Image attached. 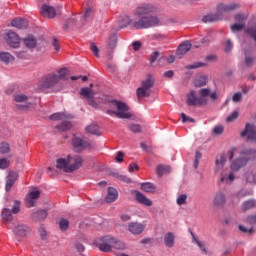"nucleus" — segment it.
Masks as SVG:
<instances>
[{"mask_svg": "<svg viewBox=\"0 0 256 256\" xmlns=\"http://www.w3.org/2000/svg\"><path fill=\"white\" fill-rule=\"evenodd\" d=\"M149 13H155V7L151 4H140L134 10V17L138 20L133 22V27L135 29H152L153 27H159L161 20L157 15H149Z\"/></svg>", "mask_w": 256, "mask_h": 256, "instance_id": "1", "label": "nucleus"}, {"mask_svg": "<svg viewBox=\"0 0 256 256\" xmlns=\"http://www.w3.org/2000/svg\"><path fill=\"white\" fill-rule=\"evenodd\" d=\"M199 95L195 90H190L186 94V103L188 107H197V105H207V97H210L212 101H217V92H211L209 88H202L199 90Z\"/></svg>", "mask_w": 256, "mask_h": 256, "instance_id": "2", "label": "nucleus"}, {"mask_svg": "<svg viewBox=\"0 0 256 256\" xmlns=\"http://www.w3.org/2000/svg\"><path fill=\"white\" fill-rule=\"evenodd\" d=\"M83 156L73 154L68 155L67 158H58L56 160V168L64 173H73L83 167Z\"/></svg>", "mask_w": 256, "mask_h": 256, "instance_id": "3", "label": "nucleus"}, {"mask_svg": "<svg viewBox=\"0 0 256 256\" xmlns=\"http://www.w3.org/2000/svg\"><path fill=\"white\" fill-rule=\"evenodd\" d=\"M69 79V70L61 68L56 73H50L44 76L40 82V89H53L59 81H67Z\"/></svg>", "mask_w": 256, "mask_h": 256, "instance_id": "4", "label": "nucleus"}, {"mask_svg": "<svg viewBox=\"0 0 256 256\" xmlns=\"http://www.w3.org/2000/svg\"><path fill=\"white\" fill-rule=\"evenodd\" d=\"M241 5L237 3L231 4H219L217 6L218 13L208 14L202 18L203 23H215L223 19V13H231V11H237Z\"/></svg>", "mask_w": 256, "mask_h": 256, "instance_id": "5", "label": "nucleus"}, {"mask_svg": "<svg viewBox=\"0 0 256 256\" xmlns=\"http://www.w3.org/2000/svg\"><path fill=\"white\" fill-rule=\"evenodd\" d=\"M110 107L117 111L107 110V115H116L119 119H131V117H133V115L129 113V106L123 101L111 100Z\"/></svg>", "mask_w": 256, "mask_h": 256, "instance_id": "6", "label": "nucleus"}, {"mask_svg": "<svg viewBox=\"0 0 256 256\" xmlns=\"http://www.w3.org/2000/svg\"><path fill=\"white\" fill-rule=\"evenodd\" d=\"M15 109L17 111H29L33 107V102H31V96H27L24 93L18 92L13 95Z\"/></svg>", "mask_w": 256, "mask_h": 256, "instance_id": "7", "label": "nucleus"}, {"mask_svg": "<svg viewBox=\"0 0 256 256\" xmlns=\"http://www.w3.org/2000/svg\"><path fill=\"white\" fill-rule=\"evenodd\" d=\"M155 82L151 75H148L145 80L141 82V87L137 88L136 95L138 101H141L144 97H151V89H153Z\"/></svg>", "mask_w": 256, "mask_h": 256, "instance_id": "8", "label": "nucleus"}, {"mask_svg": "<svg viewBox=\"0 0 256 256\" xmlns=\"http://www.w3.org/2000/svg\"><path fill=\"white\" fill-rule=\"evenodd\" d=\"M113 243H115V237L113 236H103L95 241L96 247H98V249L103 253L111 252V249H113Z\"/></svg>", "mask_w": 256, "mask_h": 256, "instance_id": "9", "label": "nucleus"}, {"mask_svg": "<svg viewBox=\"0 0 256 256\" xmlns=\"http://www.w3.org/2000/svg\"><path fill=\"white\" fill-rule=\"evenodd\" d=\"M4 41H6L7 45H9V47H12L13 49H17L21 45V38L19 37V35H17V33L11 30H8L4 34Z\"/></svg>", "mask_w": 256, "mask_h": 256, "instance_id": "10", "label": "nucleus"}, {"mask_svg": "<svg viewBox=\"0 0 256 256\" xmlns=\"http://www.w3.org/2000/svg\"><path fill=\"white\" fill-rule=\"evenodd\" d=\"M72 146L75 153H81L82 151H85V149H90L91 142L75 137L72 139Z\"/></svg>", "mask_w": 256, "mask_h": 256, "instance_id": "11", "label": "nucleus"}, {"mask_svg": "<svg viewBox=\"0 0 256 256\" xmlns=\"http://www.w3.org/2000/svg\"><path fill=\"white\" fill-rule=\"evenodd\" d=\"M249 159H251V157L240 156L239 158H236L231 162V165H230L231 171H234V172L241 171L243 167L247 166V163H249Z\"/></svg>", "mask_w": 256, "mask_h": 256, "instance_id": "12", "label": "nucleus"}, {"mask_svg": "<svg viewBox=\"0 0 256 256\" xmlns=\"http://www.w3.org/2000/svg\"><path fill=\"white\" fill-rule=\"evenodd\" d=\"M80 95L84 97L91 105V107H97V103H95V100L93 99L95 97V92L89 87H84L80 89Z\"/></svg>", "mask_w": 256, "mask_h": 256, "instance_id": "13", "label": "nucleus"}, {"mask_svg": "<svg viewBox=\"0 0 256 256\" xmlns=\"http://www.w3.org/2000/svg\"><path fill=\"white\" fill-rule=\"evenodd\" d=\"M241 137H247L249 141H254V143H256L255 126L247 123L245 129L241 132Z\"/></svg>", "mask_w": 256, "mask_h": 256, "instance_id": "14", "label": "nucleus"}, {"mask_svg": "<svg viewBox=\"0 0 256 256\" xmlns=\"http://www.w3.org/2000/svg\"><path fill=\"white\" fill-rule=\"evenodd\" d=\"M243 180L250 185H256V168L252 167L243 174Z\"/></svg>", "mask_w": 256, "mask_h": 256, "instance_id": "15", "label": "nucleus"}, {"mask_svg": "<svg viewBox=\"0 0 256 256\" xmlns=\"http://www.w3.org/2000/svg\"><path fill=\"white\" fill-rule=\"evenodd\" d=\"M40 13L43 17H47L48 19H53L57 16L55 8L47 4L42 5Z\"/></svg>", "mask_w": 256, "mask_h": 256, "instance_id": "16", "label": "nucleus"}, {"mask_svg": "<svg viewBox=\"0 0 256 256\" xmlns=\"http://www.w3.org/2000/svg\"><path fill=\"white\" fill-rule=\"evenodd\" d=\"M40 196H41V192H39V190L30 191L28 196L26 197V206L35 207V200L39 199Z\"/></svg>", "mask_w": 256, "mask_h": 256, "instance_id": "17", "label": "nucleus"}, {"mask_svg": "<svg viewBox=\"0 0 256 256\" xmlns=\"http://www.w3.org/2000/svg\"><path fill=\"white\" fill-rule=\"evenodd\" d=\"M128 231L133 235H141L145 231V225L137 222H132L128 224Z\"/></svg>", "mask_w": 256, "mask_h": 256, "instance_id": "18", "label": "nucleus"}, {"mask_svg": "<svg viewBox=\"0 0 256 256\" xmlns=\"http://www.w3.org/2000/svg\"><path fill=\"white\" fill-rule=\"evenodd\" d=\"M192 44L190 41H185L181 43L176 51L177 57H183V55H186V53H189L191 51Z\"/></svg>", "mask_w": 256, "mask_h": 256, "instance_id": "19", "label": "nucleus"}, {"mask_svg": "<svg viewBox=\"0 0 256 256\" xmlns=\"http://www.w3.org/2000/svg\"><path fill=\"white\" fill-rule=\"evenodd\" d=\"M136 201L140 203V205H144L145 207H151L153 205V202L145 196V194L139 192V191H134Z\"/></svg>", "mask_w": 256, "mask_h": 256, "instance_id": "20", "label": "nucleus"}, {"mask_svg": "<svg viewBox=\"0 0 256 256\" xmlns=\"http://www.w3.org/2000/svg\"><path fill=\"white\" fill-rule=\"evenodd\" d=\"M29 231H31V229L24 224H18L13 229V233L18 237H26Z\"/></svg>", "mask_w": 256, "mask_h": 256, "instance_id": "21", "label": "nucleus"}, {"mask_svg": "<svg viewBox=\"0 0 256 256\" xmlns=\"http://www.w3.org/2000/svg\"><path fill=\"white\" fill-rule=\"evenodd\" d=\"M119 197V192L114 187H109L107 191V195L105 197L106 203H115Z\"/></svg>", "mask_w": 256, "mask_h": 256, "instance_id": "22", "label": "nucleus"}, {"mask_svg": "<svg viewBox=\"0 0 256 256\" xmlns=\"http://www.w3.org/2000/svg\"><path fill=\"white\" fill-rule=\"evenodd\" d=\"M115 47H117V35L113 34L109 37L108 46L106 48V53L109 57H112L113 49H115Z\"/></svg>", "mask_w": 256, "mask_h": 256, "instance_id": "23", "label": "nucleus"}, {"mask_svg": "<svg viewBox=\"0 0 256 256\" xmlns=\"http://www.w3.org/2000/svg\"><path fill=\"white\" fill-rule=\"evenodd\" d=\"M22 41L27 49H35L37 47V38L33 35L26 36Z\"/></svg>", "mask_w": 256, "mask_h": 256, "instance_id": "24", "label": "nucleus"}, {"mask_svg": "<svg viewBox=\"0 0 256 256\" xmlns=\"http://www.w3.org/2000/svg\"><path fill=\"white\" fill-rule=\"evenodd\" d=\"M11 25L16 29H27V27H29V22L24 18H16L12 20Z\"/></svg>", "mask_w": 256, "mask_h": 256, "instance_id": "25", "label": "nucleus"}, {"mask_svg": "<svg viewBox=\"0 0 256 256\" xmlns=\"http://www.w3.org/2000/svg\"><path fill=\"white\" fill-rule=\"evenodd\" d=\"M207 81V75L199 74L194 78L193 85L194 87H205V85H207Z\"/></svg>", "mask_w": 256, "mask_h": 256, "instance_id": "26", "label": "nucleus"}, {"mask_svg": "<svg viewBox=\"0 0 256 256\" xmlns=\"http://www.w3.org/2000/svg\"><path fill=\"white\" fill-rule=\"evenodd\" d=\"M19 175L16 172H9L8 177L6 179V191H11V187L15 185V181Z\"/></svg>", "mask_w": 256, "mask_h": 256, "instance_id": "27", "label": "nucleus"}, {"mask_svg": "<svg viewBox=\"0 0 256 256\" xmlns=\"http://www.w3.org/2000/svg\"><path fill=\"white\" fill-rule=\"evenodd\" d=\"M137 21V18L133 15V19H131L129 16L127 15H123L119 17L118 23L120 25V27L123 29L125 27H127V25H133V22Z\"/></svg>", "mask_w": 256, "mask_h": 256, "instance_id": "28", "label": "nucleus"}, {"mask_svg": "<svg viewBox=\"0 0 256 256\" xmlns=\"http://www.w3.org/2000/svg\"><path fill=\"white\" fill-rule=\"evenodd\" d=\"M0 61L5 65H9V63H13V61H15V57L9 52L0 51Z\"/></svg>", "mask_w": 256, "mask_h": 256, "instance_id": "29", "label": "nucleus"}, {"mask_svg": "<svg viewBox=\"0 0 256 256\" xmlns=\"http://www.w3.org/2000/svg\"><path fill=\"white\" fill-rule=\"evenodd\" d=\"M226 201H227V198L225 197V194H223V192H219L215 195L213 199V204L216 207H223Z\"/></svg>", "mask_w": 256, "mask_h": 256, "instance_id": "30", "label": "nucleus"}, {"mask_svg": "<svg viewBox=\"0 0 256 256\" xmlns=\"http://www.w3.org/2000/svg\"><path fill=\"white\" fill-rule=\"evenodd\" d=\"M164 244L169 247V249L173 248L175 246V235L173 232H168L164 236Z\"/></svg>", "mask_w": 256, "mask_h": 256, "instance_id": "31", "label": "nucleus"}, {"mask_svg": "<svg viewBox=\"0 0 256 256\" xmlns=\"http://www.w3.org/2000/svg\"><path fill=\"white\" fill-rule=\"evenodd\" d=\"M235 181V174L231 171L228 173H224L221 176V183H225L226 185H231Z\"/></svg>", "mask_w": 256, "mask_h": 256, "instance_id": "32", "label": "nucleus"}, {"mask_svg": "<svg viewBox=\"0 0 256 256\" xmlns=\"http://www.w3.org/2000/svg\"><path fill=\"white\" fill-rule=\"evenodd\" d=\"M225 163H227V158L225 157V155L221 154L220 156H218L215 162L216 171H221V169L225 167Z\"/></svg>", "mask_w": 256, "mask_h": 256, "instance_id": "33", "label": "nucleus"}, {"mask_svg": "<svg viewBox=\"0 0 256 256\" xmlns=\"http://www.w3.org/2000/svg\"><path fill=\"white\" fill-rule=\"evenodd\" d=\"M253 52V48H249V50L245 49V65L246 67H253V63L255 58L251 57L249 54Z\"/></svg>", "mask_w": 256, "mask_h": 256, "instance_id": "34", "label": "nucleus"}, {"mask_svg": "<svg viewBox=\"0 0 256 256\" xmlns=\"http://www.w3.org/2000/svg\"><path fill=\"white\" fill-rule=\"evenodd\" d=\"M32 219L34 221H43L47 219V211L46 210H39L32 214Z\"/></svg>", "mask_w": 256, "mask_h": 256, "instance_id": "35", "label": "nucleus"}, {"mask_svg": "<svg viewBox=\"0 0 256 256\" xmlns=\"http://www.w3.org/2000/svg\"><path fill=\"white\" fill-rule=\"evenodd\" d=\"M156 173L158 177H163V175H167V173H171V166L158 165L156 168Z\"/></svg>", "mask_w": 256, "mask_h": 256, "instance_id": "36", "label": "nucleus"}, {"mask_svg": "<svg viewBox=\"0 0 256 256\" xmlns=\"http://www.w3.org/2000/svg\"><path fill=\"white\" fill-rule=\"evenodd\" d=\"M2 221L11 223L13 221V214H11V209L4 208L1 213Z\"/></svg>", "mask_w": 256, "mask_h": 256, "instance_id": "37", "label": "nucleus"}, {"mask_svg": "<svg viewBox=\"0 0 256 256\" xmlns=\"http://www.w3.org/2000/svg\"><path fill=\"white\" fill-rule=\"evenodd\" d=\"M51 121H65V119H71V116L65 113H54L50 116Z\"/></svg>", "mask_w": 256, "mask_h": 256, "instance_id": "38", "label": "nucleus"}, {"mask_svg": "<svg viewBox=\"0 0 256 256\" xmlns=\"http://www.w3.org/2000/svg\"><path fill=\"white\" fill-rule=\"evenodd\" d=\"M255 206H256V200L250 199L242 203L241 209L242 211H249V209H253Z\"/></svg>", "mask_w": 256, "mask_h": 256, "instance_id": "39", "label": "nucleus"}, {"mask_svg": "<svg viewBox=\"0 0 256 256\" xmlns=\"http://www.w3.org/2000/svg\"><path fill=\"white\" fill-rule=\"evenodd\" d=\"M142 191H145V193H155V185L151 182H145L141 184Z\"/></svg>", "mask_w": 256, "mask_h": 256, "instance_id": "40", "label": "nucleus"}, {"mask_svg": "<svg viewBox=\"0 0 256 256\" xmlns=\"http://www.w3.org/2000/svg\"><path fill=\"white\" fill-rule=\"evenodd\" d=\"M87 133L90 135H101V131L99 130V126L97 124H92L86 127Z\"/></svg>", "mask_w": 256, "mask_h": 256, "instance_id": "41", "label": "nucleus"}, {"mask_svg": "<svg viewBox=\"0 0 256 256\" xmlns=\"http://www.w3.org/2000/svg\"><path fill=\"white\" fill-rule=\"evenodd\" d=\"M75 27H78L77 20H75V18H70L65 22L63 29L67 31V29H75Z\"/></svg>", "mask_w": 256, "mask_h": 256, "instance_id": "42", "label": "nucleus"}, {"mask_svg": "<svg viewBox=\"0 0 256 256\" xmlns=\"http://www.w3.org/2000/svg\"><path fill=\"white\" fill-rule=\"evenodd\" d=\"M73 125L69 121H63L61 124L57 126V129L59 131H69V129H72Z\"/></svg>", "mask_w": 256, "mask_h": 256, "instance_id": "43", "label": "nucleus"}, {"mask_svg": "<svg viewBox=\"0 0 256 256\" xmlns=\"http://www.w3.org/2000/svg\"><path fill=\"white\" fill-rule=\"evenodd\" d=\"M0 153H2V155H7V153H11V146L9 145V143H0Z\"/></svg>", "mask_w": 256, "mask_h": 256, "instance_id": "44", "label": "nucleus"}, {"mask_svg": "<svg viewBox=\"0 0 256 256\" xmlns=\"http://www.w3.org/2000/svg\"><path fill=\"white\" fill-rule=\"evenodd\" d=\"M112 249H117L118 251H124L125 243L121 242L117 238H114Z\"/></svg>", "mask_w": 256, "mask_h": 256, "instance_id": "45", "label": "nucleus"}, {"mask_svg": "<svg viewBox=\"0 0 256 256\" xmlns=\"http://www.w3.org/2000/svg\"><path fill=\"white\" fill-rule=\"evenodd\" d=\"M232 33H237V31H243L245 29V23H235L230 26Z\"/></svg>", "mask_w": 256, "mask_h": 256, "instance_id": "46", "label": "nucleus"}, {"mask_svg": "<svg viewBox=\"0 0 256 256\" xmlns=\"http://www.w3.org/2000/svg\"><path fill=\"white\" fill-rule=\"evenodd\" d=\"M58 225L62 231H67L69 229V220L62 218L59 220Z\"/></svg>", "mask_w": 256, "mask_h": 256, "instance_id": "47", "label": "nucleus"}, {"mask_svg": "<svg viewBox=\"0 0 256 256\" xmlns=\"http://www.w3.org/2000/svg\"><path fill=\"white\" fill-rule=\"evenodd\" d=\"M246 33L256 42V24L247 28Z\"/></svg>", "mask_w": 256, "mask_h": 256, "instance_id": "48", "label": "nucleus"}, {"mask_svg": "<svg viewBox=\"0 0 256 256\" xmlns=\"http://www.w3.org/2000/svg\"><path fill=\"white\" fill-rule=\"evenodd\" d=\"M248 17L249 16L247 14L238 13L234 16V19H235V21H238L239 23H245V21H247Z\"/></svg>", "mask_w": 256, "mask_h": 256, "instance_id": "49", "label": "nucleus"}, {"mask_svg": "<svg viewBox=\"0 0 256 256\" xmlns=\"http://www.w3.org/2000/svg\"><path fill=\"white\" fill-rule=\"evenodd\" d=\"M199 67H207V64L203 63V62H195L193 64L187 65L186 69H188V70L199 69Z\"/></svg>", "mask_w": 256, "mask_h": 256, "instance_id": "50", "label": "nucleus"}, {"mask_svg": "<svg viewBox=\"0 0 256 256\" xmlns=\"http://www.w3.org/2000/svg\"><path fill=\"white\" fill-rule=\"evenodd\" d=\"M93 17V9L87 8L82 16V21L85 22L87 19H91Z\"/></svg>", "mask_w": 256, "mask_h": 256, "instance_id": "51", "label": "nucleus"}, {"mask_svg": "<svg viewBox=\"0 0 256 256\" xmlns=\"http://www.w3.org/2000/svg\"><path fill=\"white\" fill-rule=\"evenodd\" d=\"M239 117V112L238 111H234L232 112L227 118H226V122L227 123H233V121H235L236 119H238Z\"/></svg>", "mask_w": 256, "mask_h": 256, "instance_id": "52", "label": "nucleus"}, {"mask_svg": "<svg viewBox=\"0 0 256 256\" xmlns=\"http://www.w3.org/2000/svg\"><path fill=\"white\" fill-rule=\"evenodd\" d=\"M11 165V160L7 158L0 159V169H7Z\"/></svg>", "mask_w": 256, "mask_h": 256, "instance_id": "53", "label": "nucleus"}, {"mask_svg": "<svg viewBox=\"0 0 256 256\" xmlns=\"http://www.w3.org/2000/svg\"><path fill=\"white\" fill-rule=\"evenodd\" d=\"M21 211V202L19 200L14 201V205L12 207V213L17 215Z\"/></svg>", "mask_w": 256, "mask_h": 256, "instance_id": "54", "label": "nucleus"}, {"mask_svg": "<svg viewBox=\"0 0 256 256\" xmlns=\"http://www.w3.org/2000/svg\"><path fill=\"white\" fill-rule=\"evenodd\" d=\"M128 129L132 132V133H141V125L139 124H130L128 126Z\"/></svg>", "mask_w": 256, "mask_h": 256, "instance_id": "55", "label": "nucleus"}, {"mask_svg": "<svg viewBox=\"0 0 256 256\" xmlns=\"http://www.w3.org/2000/svg\"><path fill=\"white\" fill-rule=\"evenodd\" d=\"M177 205H185L187 203V194H181L176 200Z\"/></svg>", "mask_w": 256, "mask_h": 256, "instance_id": "56", "label": "nucleus"}, {"mask_svg": "<svg viewBox=\"0 0 256 256\" xmlns=\"http://www.w3.org/2000/svg\"><path fill=\"white\" fill-rule=\"evenodd\" d=\"M239 230L242 231V233H248L249 235H253V233H254L253 228H247L243 225L239 226Z\"/></svg>", "mask_w": 256, "mask_h": 256, "instance_id": "57", "label": "nucleus"}, {"mask_svg": "<svg viewBox=\"0 0 256 256\" xmlns=\"http://www.w3.org/2000/svg\"><path fill=\"white\" fill-rule=\"evenodd\" d=\"M243 99V95L240 92H237L233 95L232 100L234 103H241V100Z\"/></svg>", "mask_w": 256, "mask_h": 256, "instance_id": "58", "label": "nucleus"}, {"mask_svg": "<svg viewBox=\"0 0 256 256\" xmlns=\"http://www.w3.org/2000/svg\"><path fill=\"white\" fill-rule=\"evenodd\" d=\"M232 49H233V43L231 42V40H227L224 48L225 53H231Z\"/></svg>", "mask_w": 256, "mask_h": 256, "instance_id": "59", "label": "nucleus"}, {"mask_svg": "<svg viewBox=\"0 0 256 256\" xmlns=\"http://www.w3.org/2000/svg\"><path fill=\"white\" fill-rule=\"evenodd\" d=\"M246 223H249V225H256V214L248 216L246 218Z\"/></svg>", "mask_w": 256, "mask_h": 256, "instance_id": "60", "label": "nucleus"}, {"mask_svg": "<svg viewBox=\"0 0 256 256\" xmlns=\"http://www.w3.org/2000/svg\"><path fill=\"white\" fill-rule=\"evenodd\" d=\"M90 49H91L92 53H94L95 57H99V47H97V45H95V43H92L90 45Z\"/></svg>", "mask_w": 256, "mask_h": 256, "instance_id": "61", "label": "nucleus"}, {"mask_svg": "<svg viewBox=\"0 0 256 256\" xmlns=\"http://www.w3.org/2000/svg\"><path fill=\"white\" fill-rule=\"evenodd\" d=\"M223 131H224V128L221 125L215 126L213 128V133H215V135H221Z\"/></svg>", "mask_w": 256, "mask_h": 256, "instance_id": "62", "label": "nucleus"}, {"mask_svg": "<svg viewBox=\"0 0 256 256\" xmlns=\"http://www.w3.org/2000/svg\"><path fill=\"white\" fill-rule=\"evenodd\" d=\"M205 61H208L209 63H215L217 61V55L211 54L206 56Z\"/></svg>", "mask_w": 256, "mask_h": 256, "instance_id": "63", "label": "nucleus"}, {"mask_svg": "<svg viewBox=\"0 0 256 256\" xmlns=\"http://www.w3.org/2000/svg\"><path fill=\"white\" fill-rule=\"evenodd\" d=\"M119 181H123V183H131V178L125 176V175H120L118 176Z\"/></svg>", "mask_w": 256, "mask_h": 256, "instance_id": "64", "label": "nucleus"}]
</instances>
